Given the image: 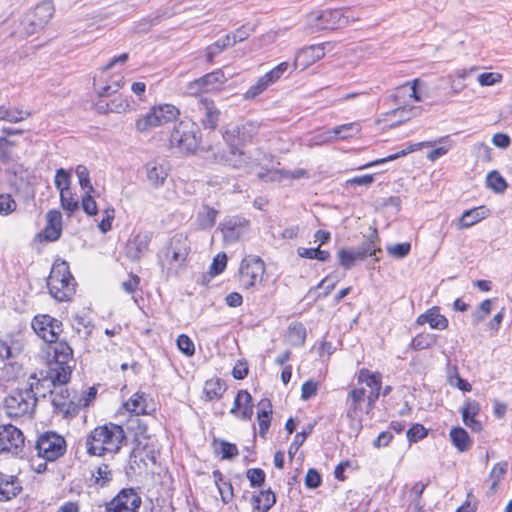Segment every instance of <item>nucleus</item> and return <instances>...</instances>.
Segmentation results:
<instances>
[{
  "label": "nucleus",
  "mask_w": 512,
  "mask_h": 512,
  "mask_svg": "<svg viewBox=\"0 0 512 512\" xmlns=\"http://www.w3.org/2000/svg\"><path fill=\"white\" fill-rule=\"evenodd\" d=\"M47 225L43 236L47 241L57 240L62 232V215L58 210H50L46 214Z\"/></svg>",
  "instance_id": "23"
},
{
  "label": "nucleus",
  "mask_w": 512,
  "mask_h": 512,
  "mask_svg": "<svg viewBox=\"0 0 512 512\" xmlns=\"http://www.w3.org/2000/svg\"><path fill=\"white\" fill-rule=\"evenodd\" d=\"M248 230V221L242 218H230L221 225L223 239L226 243L238 241Z\"/></svg>",
  "instance_id": "19"
},
{
  "label": "nucleus",
  "mask_w": 512,
  "mask_h": 512,
  "mask_svg": "<svg viewBox=\"0 0 512 512\" xmlns=\"http://www.w3.org/2000/svg\"><path fill=\"white\" fill-rule=\"evenodd\" d=\"M487 185L497 192H502L506 188V182L504 178L496 171L488 174Z\"/></svg>",
  "instance_id": "56"
},
{
  "label": "nucleus",
  "mask_w": 512,
  "mask_h": 512,
  "mask_svg": "<svg viewBox=\"0 0 512 512\" xmlns=\"http://www.w3.org/2000/svg\"><path fill=\"white\" fill-rule=\"evenodd\" d=\"M200 144V131L195 123L180 122L174 126L170 135L171 147L182 153H194Z\"/></svg>",
  "instance_id": "6"
},
{
  "label": "nucleus",
  "mask_w": 512,
  "mask_h": 512,
  "mask_svg": "<svg viewBox=\"0 0 512 512\" xmlns=\"http://www.w3.org/2000/svg\"><path fill=\"white\" fill-rule=\"evenodd\" d=\"M486 217V210L484 207H477L470 210L465 211L462 216L457 220L458 229H466L475 224Z\"/></svg>",
  "instance_id": "29"
},
{
  "label": "nucleus",
  "mask_w": 512,
  "mask_h": 512,
  "mask_svg": "<svg viewBox=\"0 0 512 512\" xmlns=\"http://www.w3.org/2000/svg\"><path fill=\"white\" fill-rule=\"evenodd\" d=\"M360 130V124L357 122H351L336 126L331 129L333 142L352 138L356 136L360 132Z\"/></svg>",
  "instance_id": "32"
},
{
  "label": "nucleus",
  "mask_w": 512,
  "mask_h": 512,
  "mask_svg": "<svg viewBox=\"0 0 512 512\" xmlns=\"http://www.w3.org/2000/svg\"><path fill=\"white\" fill-rule=\"evenodd\" d=\"M435 342V337L431 334H420L412 340V347L416 350H423L431 347Z\"/></svg>",
  "instance_id": "55"
},
{
  "label": "nucleus",
  "mask_w": 512,
  "mask_h": 512,
  "mask_svg": "<svg viewBox=\"0 0 512 512\" xmlns=\"http://www.w3.org/2000/svg\"><path fill=\"white\" fill-rule=\"evenodd\" d=\"M54 12L55 8L53 3L50 1H44L36 5L33 10L28 12V14L33 17V20L38 22V25L44 27L51 20Z\"/></svg>",
  "instance_id": "26"
},
{
  "label": "nucleus",
  "mask_w": 512,
  "mask_h": 512,
  "mask_svg": "<svg viewBox=\"0 0 512 512\" xmlns=\"http://www.w3.org/2000/svg\"><path fill=\"white\" fill-rule=\"evenodd\" d=\"M123 84V77H120L118 80L114 81L111 84H101L95 80L94 86L95 90L101 97L109 96L112 93L117 92V90L122 86Z\"/></svg>",
  "instance_id": "52"
},
{
  "label": "nucleus",
  "mask_w": 512,
  "mask_h": 512,
  "mask_svg": "<svg viewBox=\"0 0 512 512\" xmlns=\"http://www.w3.org/2000/svg\"><path fill=\"white\" fill-rule=\"evenodd\" d=\"M97 108L100 112L124 113L129 108V102L121 96H117L105 106L98 103Z\"/></svg>",
  "instance_id": "37"
},
{
  "label": "nucleus",
  "mask_w": 512,
  "mask_h": 512,
  "mask_svg": "<svg viewBox=\"0 0 512 512\" xmlns=\"http://www.w3.org/2000/svg\"><path fill=\"white\" fill-rule=\"evenodd\" d=\"M270 85L265 81V79L260 77L258 81L252 85L244 94L245 99H253L262 92H264Z\"/></svg>",
  "instance_id": "59"
},
{
  "label": "nucleus",
  "mask_w": 512,
  "mask_h": 512,
  "mask_svg": "<svg viewBox=\"0 0 512 512\" xmlns=\"http://www.w3.org/2000/svg\"><path fill=\"white\" fill-rule=\"evenodd\" d=\"M480 413V404L474 400H468L461 408L464 424L474 432L482 430V423L476 418Z\"/></svg>",
  "instance_id": "21"
},
{
  "label": "nucleus",
  "mask_w": 512,
  "mask_h": 512,
  "mask_svg": "<svg viewBox=\"0 0 512 512\" xmlns=\"http://www.w3.org/2000/svg\"><path fill=\"white\" fill-rule=\"evenodd\" d=\"M306 331L302 324H294L289 327L288 340L293 345H302L305 342Z\"/></svg>",
  "instance_id": "50"
},
{
  "label": "nucleus",
  "mask_w": 512,
  "mask_h": 512,
  "mask_svg": "<svg viewBox=\"0 0 512 512\" xmlns=\"http://www.w3.org/2000/svg\"><path fill=\"white\" fill-rule=\"evenodd\" d=\"M420 111V107L402 106L391 110L386 114V116L390 120H393V118L397 119L393 124H400L417 116L418 114H420Z\"/></svg>",
  "instance_id": "31"
},
{
  "label": "nucleus",
  "mask_w": 512,
  "mask_h": 512,
  "mask_svg": "<svg viewBox=\"0 0 512 512\" xmlns=\"http://www.w3.org/2000/svg\"><path fill=\"white\" fill-rule=\"evenodd\" d=\"M75 173L78 177L79 185L85 192H93L94 188L90 182L89 171L84 165H78Z\"/></svg>",
  "instance_id": "53"
},
{
  "label": "nucleus",
  "mask_w": 512,
  "mask_h": 512,
  "mask_svg": "<svg viewBox=\"0 0 512 512\" xmlns=\"http://www.w3.org/2000/svg\"><path fill=\"white\" fill-rule=\"evenodd\" d=\"M92 477L97 486L104 487L112 480V471L108 465L102 464L92 474Z\"/></svg>",
  "instance_id": "48"
},
{
  "label": "nucleus",
  "mask_w": 512,
  "mask_h": 512,
  "mask_svg": "<svg viewBox=\"0 0 512 512\" xmlns=\"http://www.w3.org/2000/svg\"><path fill=\"white\" fill-rule=\"evenodd\" d=\"M261 410L258 412V423H259V433L261 436H264L267 432L270 425V414L271 411H268L267 408H270V402L262 400L260 402Z\"/></svg>",
  "instance_id": "45"
},
{
  "label": "nucleus",
  "mask_w": 512,
  "mask_h": 512,
  "mask_svg": "<svg viewBox=\"0 0 512 512\" xmlns=\"http://www.w3.org/2000/svg\"><path fill=\"white\" fill-rule=\"evenodd\" d=\"M218 211L211 207H203L197 215V223L201 229H209L214 226Z\"/></svg>",
  "instance_id": "39"
},
{
  "label": "nucleus",
  "mask_w": 512,
  "mask_h": 512,
  "mask_svg": "<svg viewBox=\"0 0 512 512\" xmlns=\"http://www.w3.org/2000/svg\"><path fill=\"white\" fill-rule=\"evenodd\" d=\"M411 245L408 242L393 244L387 247V252L396 258H404L409 254Z\"/></svg>",
  "instance_id": "60"
},
{
  "label": "nucleus",
  "mask_w": 512,
  "mask_h": 512,
  "mask_svg": "<svg viewBox=\"0 0 512 512\" xmlns=\"http://www.w3.org/2000/svg\"><path fill=\"white\" fill-rule=\"evenodd\" d=\"M123 407L126 411L134 414L135 416L149 414L153 408L149 404V397L143 392L133 394L124 404Z\"/></svg>",
  "instance_id": "22"
},
{
  "label": "nucleus",
  "mask_w": 512,
  "mask_h": 512,
  "mask_svg": "<svg viewBox=\"0 0 512 512\" xmlns=\"http://www.w3.org/2000/svg\"><path fill=\"white\" fill-rule=\"evenodd\" d=\"M228 147V150H216L210 147L208 152H210L215 163L240 170L244 174H250L257 169L259 166V153L257 151H244L236 145Z\"/></svg>",
  "instance_id": "4"
},
{
  "label": "nucleus",
  "mask_w": 512,
  "mask_h": 512,
  "mask_svg": "<svg viewBox=\"0 0 512 512\" xmlns=\"http://www.w3.org/2000/svg\"><path fill=\"white\" fill-rule=\"evenodd\" d=\"M419 324L428 323L432 329L444 330L448 326V320L444 315L439 313L437 307L428 310L425 314L418 317Z\"/></svg>",
  "instance_id": "27"
},
{
  "label": "nucleus",
  "mask_w": 512,
  "mask_h": 512,
  "mask_svg": "<svg viewBox=\"0 0 512 512\" xmlns=\"http://www.w3.org/2000/svg\"><path fill=\"white\" fill-rule=\"evenodd\" d=\"M225 388L219 379H211L205 382L204 394L208 400L219 399Z\"/></svg>",
  "instance_id": "43"
},
{
  "label": "nucleus",
  "mask_w": 512,
  "mask_h": 512,
  "mask_svg": "<svg viewBox=\"0 0 512 512\" xmlns=\"http://www.w3.org/2000/svg\"><path fill=\"white\" fill-rule=\"evenodd\" d=\"M298 255L302 258L317 259L319 261H326L330 254L328 251L320 250L319 248H298Z\"/></svg>",
  "instance_id": "51"
},
{
  "label": "nucleus",
  "mask_w": 512,
  "mask_h": 512,
  "mask_svg": "<svg viewBox=\"0 0 512 512\" xmlns=\"http://www.w3.org/2000/svg\"><path fill=\"white\" fill-rule=\"evenodd\" d=\"M23 491V483L16 475L0 472V503L10 502Z\"/></svg>",
  "instance_id": "18"
},
{
  "label": "nucleus",
  "mask_w": 512,
  "mask_h": 512,
  "mask_svg": "<svg viewBox=\"0 0 512 512\" xmlns=\"http://www.w3.org/2000/svg\"><path fill=\"white\" fill-rule=\"evenodd\" d=\"M508 471V462L507 461H501L496 463L491 472H490V479L492 481L490 490L496 491L498 484L504 479L506 473Z\"/></svg>",
  "instance_id": "41"
},
{
  "label": "nucleus",
  "mask_w": 512,
  "mask_h": 512,
  "mask_svg": "<svg viewBox=\"0 0 512 512\" xmlns=\"http://www.w3.org/2000/svg\"><path fill=\"white\" fill-rule=\"evenodd\" d=\"M168 173L164 166L157 162H149L146 165V177L151 186L158 188L164 184Z\"/></svg>",
  "instance_id": "25"
},
{
  "label": "nucleus",
  "mask_w": 512,
  "mask_h": 512,
  "mask_svg": "<svg viewBox=\"0 0 512 512\" xmlns=\"http://www.w3.org/2000/svg\"><path fill=\"white\" fill-rule=\"evenodd\" d=\"M16 202L10 194H0V214L9 215L16 209Z\"/></svg>",
  "instance_id": "61"
},
{
  "label": "nucleus",
  "mask_w": 512,
  "mask_h": 512,
  "mask_svg": "<svg viewBox=\"0 0 512 512\" xmlns=\"http://www.w3.org/2000/svg\"><path fill=\"white\" fill-rule=\"evenodd\" d=\"M265 272L263 260L258 256H246L240 265L239 277L241 286L249 289L262 281Z\"/></svg>",
  "instance_id": "12"
},
{
  "label": "nucleus",
  "mask_w": 512,
  "mask_h": 512,
  "mask_svg": "<svg viewBox=\"0 0 512 512\" xmlns=\"http://www.w3.org/2000/svg\"><path fill=\"white\" fill-rule=\"evenodd\" d=\"M177 346L186 356H192L195 353L193 341L185 334H181L177 338Z\"/></svg>",
  "instance_id": "58"
},
{
  "label": "nucleus",
  "mask_w": 512,
  "mask_h": 512,
  "mask_svg": "<svg viewBox=\"0 0 512 512\" xmlns=\"http://www.w3.org/2000/svg\"><path fill=\"white\" fill-rule=\"evenodd\" d=\"M178 114V109L173 105L162 104L154 106L145 115L137 119L135 128L139 133H146L153 128L173 121Z\"/></svg>",
  "instance_id": "8"
},
{
  "label": "nucleus",
  "mask_w": 512,
  "mask_h": 512,
  "mask_svg": "<svg viewBox=\"0 0 512 512\" xmlns=\"http://www.w3.org/2000/svg\"><path fill=\"white\" fill-rule=\"evenodd\" d=\"M125 438V432L119 425L98 426L86 438L87 453L93 456L117 453Z\"/></svg>",
  "instance_id": "2"
},
{
  "label": "nucleus",
  "mask_w": 512,
  "mask_h": 512,
  "mask_svg": "<svg viewBox=\"0 0 512 512\" xmlns=\"http://www.w3.org/2000/svg\"><path fill=\"white\" fill-rule=\"evenodd\" d=\"M21 26L26 35H33L43 28L41 25H38V22L33 20V17H31L28 13L23 18Z\"/></svg>",
  "instance_id": "64"
},
{
  "label": "nucleus",
  "mask_w": 512,
  "mask_h": 512,
  "mask_svg": "<svg viewBox=\"0 0 512 512\" xmlns=\"http://www.w3.org/2000/svg\"><path fill=\"white\" fill-rule=\"evenodd\" d=\"M492 302L490 299H486L480 303V305L472 312V324L477 326L482 322L491 312Z\"/></svg>",
  "instance_id": "47"
},
{
  "label": "nucleus",
  "mask_w": 512,
  "mask_h": 512,
  "mask_svg": "<svg viewBox=\"0 0 512 512\" xmlns=\"http://www.w3.org/2000/svg\"><path fill=\"white\" fill-rule=\"evenodd\" d=\"M50 294L58 301H67L75 293V280L65 261L53 264L47 279Z\"/></svg>",
  "instance_id": "5"
},
{
  "label": "nucleus",
  "mask_w": 512,
  "mask_h": 512,
  "mask_svg": "<svg viewBox=\"0 0 512 512\" xmlns=\"http://www.w3.org/2000/svg\"><path fill=\"white\" fill-rule=\"evenodd\" d=\"M141 505L140 496L132 488L122 489L105 505L106 512H137Z\"/></svg>",
  "instance_id": "14"
},
{
  "label": "nucleus",
  "mask_w": 512,
  "mask_h": 512,
  "mask_svg": "<svg viewBox=\"0 0 512 512\" xmlns=\"http://www.w3.org/2000/svg\"><path fill=\"white\" fill-rule=\"evenodd\" d=\"M358 383L365 384L372 389H381V375L371 373L368 369H361L358 373Z\"/></svg>",
  "instance_id": "40"
},
{
  "label": "nucleus",
  "mask_w": 512,
  "mask_h": 512,
  "mask_svg": "<svg viewBox=\"0 0 512 512\" xmlns=\"http://www.w3.org/2000/svg\"><path fill=\"white\" fill-rule=\"evenodd\" d=\"M366 258V252L358 251V249H340L338 251V259L340 265L345 269H350L356 261L364 260Z\"/></svg>",
  "instance_id": "33"
},
{
  "label": "nucleus",
  "mask_w": 512,
  "mask_h": 512,
  "mask_svg": "<svg viewBox=\"0 0 512 512\" xmlns=\"http://www.w3.org/2000/svg\"><path fill=\"white\" fill-rule=\"evenodd\" d=\"M259 125L256 122L248 121L240 125L227 128L222 137L227 146H241L251 141L257 134Z\"/></svg>",
  "instance_id": "13"
},
{
  "label": "nucleus",
  "mask_w": 512,
  "mask_h": 512,
  "mask_svg": "<svg viewBox=\"0 0 512 512\" xmlns=\"http://www.w3.org/2000/svg\"><path fill=\"white\" fill-rule=\"evenodd\" d=\"M365 399V389L364 388H354L352 389L347 396V417L350 419H355L359 412L361 411V404Z\"/></svg>",
  "instance_id": "28"
},
{
  "label": "nucleus",
  "mask_w": 512,
  "mask_h": 512,
  "mask_svg": "<svg viewBox=\"0 0 512 512\" xmlns=\"http://www.w3.org/2000/svg\"><path fill=\"white\" fill-rule=\"evenodd\" d=\"M379 237L376 230H373L372 233L368 236L367 240H365L360 247H358V251L366 252V257L373 256L376 252H380L381 249L378 245Z\"/></svg>",
  "instance_id": "46"
},
{
  "label": "nucleus",
  "mask_w": 512,
  "mask_h": 512,
  "mask_svg": "<svg viewBox=\"0 0 512 512\" xmlns=\"http://www.w3.org/2000/svg\"><path fill=\"white\" fill-rule=\"evenodd\" d=\"M349 9H327L312 12L308 16V22L316 29H337L349 23Z\"/></svg>",
  "instance_id": "9"
},
{
  "label": "nucleus",
  "mask_w": 512,
  "mask_h": 512,
  "mask_svg": "<svg viewBox=\"0 0 512 512\" xmlns=\"http://www.w3.org/2000/svg\"><path fill=\"white\" fill-rule=\"evenodd\" d=\"M38 385H40V381L36 379L35 375H31L30 381L25 387L12 391L4 399V409L8 417L31 418L37 404L35 390H38Z\"/></svg>",
  "instance_id": "3"
},
{
  "label": "nucleus",
  "mask_w": 512,
  "mask_h": 512,
  "mask_svg": "<svg viewBox=\"0 0 512 512\" xmlns=\"http://www.w3.org/2000/svg\"><path fill=\"white\" fill-rule=\"evenodd\" d=\"M231 413L242 419H250L253 414L252 397L246 390H240L235 398Z\"/></svg>",
  "instance_id": "24"
},
{
  "label": "nucleus",
  "mask_w": 512,
  "mask_h": 512,
  "mask_svg": "<svg viewBox=\"0 0 512 512\" xmlns=\"http://www.w3.org/2000/svg\"><path fill=\"white\" fill-rule=\"evenodd\" d=\"M200 78L202 80V83H204L205 85L206 91L212 90L216 88L218 85L224 84L227 80L223 71L220 69L208 73Z\"/></svg>",
  "instance_id": "42"
},
{
  "label": "nucleus",
  "mask_w": 512,
  "mask_h": 512,
  "mask_svg": "<svg viewBox=\"0 0 512 512\" xmlns=\"http://www.w3.org/2000/svg\"><path fill=\"white\" fill-rule=\"evenodd\" d=\"M258 177L260 180L263 181L281 182L283 180H286V170L275 169L269 170L266 173L258 172Z\"/></svg>",
  "instance_id": "57"
},
{
  "label": "nucleus",
  "mask_w": 512,
  "mask_h": 512,
  "mask_svg": "<svg viewBox=\"0 0 512 512\" xmlns=\"http://www.w3.org/2000/svg\"><path fill=\"white\" fill-rule=\"evenodd\" d=\"M91 193L85 192V195L82 197V209L89 216L96 215L98 212L97 204Z\"/></svg>",
  "instance_id": "63"
},
{
  "label": "nucleus",
  "mask_w": 512,
  "mask_h": 512,
  "mask_svg": "<svg viewBox=\"0 0 512 512\" xmlns=\"http://www.w3.org/2000/svg\"><path fill=\"white\" fill-rule=\"evenodd\" d=\"M324 56L325 51L323 45H312L298 50L295 54V62L297 67L300 65L303 69H306Z\"/></svg>",
  "instance_id": "20"
},
{
  "label": "nucleus",
  "mask_w": 512,
  "mask_h": 512,
  "mask_svg": "<svg viewBox=\"0 0 512 512\" xmlns=\"http://www.w3.org/2000/svg\"><path fill=\"white\" fill-rule=\"evenodd\" d=\"M30 113L27 111L10 108L7 106H0V120L8 121L10 123H18L28 118Z\"/></svg>",
  "instance_id": "35"
},
{
  "label": "nucleus",
  "mask_w": 512,
  "mask_h": 512,
  "mask_svg": "<svg viewBox=\"0 0 512 512\" xmlns=\"http://www.w3.org/2000/svg\"><path fill=\"white\" fill-rule=\"evenodd\" d=\"M60 202L61 207L68 213V215H71L79 207V201L74 198L71 189L60 193Z\"/></svg>",
  "instance_id": "49"
},
{
  "label": "nucleus",
  "mask_w": 512,
  "mask_h": 512,
  "mask_svg": "<svg viewBox=\"0 0 512 512\" xmlns=\"http://www.w3.org/2000/svg\"><path fill=\"white\" fill-rule=\"evenodd\" d=\"M24 445L22 432L13 425L0 426V452L17 455Z\"/></svg>",
  "instance_id": "16"
},
{
  "label": "nucleus",
  "mask_w": 512,
  "mask_h": 512,
  "mask_svg": "<svg viewBox=\"0 0 512 512\" xmlns=\"http://www.w3.org/2000/svg\"><path fill=\"white\" fill-rule=\"evenodd\" d=\"M55 187L60 191H68L70 189V174L63 168L56 171Z\"/></svg>",
  "instance_id": "54"
},
{
  "label": "nucleus",
  "mask_w": 512,
  "mask_h": 512,
  "mask_svg": "<svg viewBox=\"0 0 512 512\" xmlns=\"http://www.w3.org/2000/svg\"><path fill=\"white\" fill-rule=\"evenodd\" d=\"M450 438L460 452L468 450L471 445L468 433L461 427L453 428L450 431Z\"/></svg>",
  "instance_id": "36"
},
{
  "label": "nucleus",
  "mask_w": 512,
  "mask_h": 512,
  "mask_svg": "<svg viewBox=\"0 0 512 512\" xmlns=\"http://www.w3.org/2000/svg\"><path fill=\"white\" fill-rule=\"evenodd\" d=\"M190 251L187 236L183 234L174 235L163 250L161 256L162 265L169 271L177 272L186 262Z\"/></svg>",
  "instance_id": "7"
},
{
  "label": "nucleus",
  "mask_w": 512,
  "mask_h": 512,
  "mask_svg": "<svg viewBox=\"0 0 512 512\" xmlns=\"http://www.w3.org/2000/svg\"><path fill=\"white\" fill-rule=\"evenodd\" d=\"M153 234L150 231H139L128 239L125 246V255L132 261L140 260L148 251Z\"/></svg>",
  "instance_id": "17"
},
{
  "label": "nucleus",
  "mask_w": 512,
  "mask_h": 512,
  "mask_svg": "<svg viewBox=\"0 0 512 512\" xmlns=\"http://www.w3.org/2000/svg\"><path fill=\"white\" fill-rule=\"evenodd\" d=\"M255 508L267 512L276 502V496L271 490L261 491L254 496Z\"/></svg>",
  "instance_id": "38"
},
{
  "label": "nucleus",
  "mask_w": 512,
  "mask_h": 512,
  "mask_svg": "<svg viewBox=\"0 0 512 512\" xmlns=\"http://www.w3.org/2000/svg\"><path fill=\"white\" fill-rule=\"evenodd\" d=\"M32 328L39 337L51 344L49 349L54 353V346L62 342H57L63 330L61 321L46 314L37 315L32 321Z\"/></svg>",
  "instance_id": "11"
},
{
  "label": "nucleus",
  "mask_w": 512,
  "mask_h": 512,
  "mask_svg": "<svg viewBox=\"0 0 512 512\" xmlns=\"http://www.w3.org/2000/svg\"><path fill=\"white\" fill-rule=\"evenodd\" d=\"M53 349L54 357L49 362L47 376L43 382L49 381L55 388L51 391L53 406L67 414L75 404V396L64 387L70 380L75 365L73 350L67 342L58 343Z\"/></svg>",
  "instance_id": "1"
},
{
  "label": "nucleus",
  "mask_w": 512,
  "mask_h": 512,
  "mask_svg": "<svg viewBox=\"0 0 512 512\" xmlns=\"http://www.w3.org/2000/svg\"><path fill=\"white\" fill-rule=\"evenodd\" d=\"M35 448L39 458L52 462L64 454L66 442L62 436L46 432L38 438Z\"/></svg>",
  "instance_id": "10"
},
{
  "label": "nucleus",
  "mask_w": 512,
  "mask_h": 512,
  "mask_svg": "<svg viewBox=\"0 0 512 512\" xmlns=\"http://www.w3.org/2000/svg\"><path fill=\"white\" fill-rule=\"evenodd\" d=\"M16 143L7 139L6 137L0 138V163L8 165L18 161L19 157L14 151Z\"/></svg>",
  "instance_id": "34"
},
{
  "label": "nucleus",
  "mask_w": 512,
  "mask_h": 512,
  "mask_svg": "<svg viewBox=\"0 0 512 512\" xmlns=\"http://www.w3.org/2000/svg\"><path fill=\"white\" fill-rule=\"evenodd\" d=\"M199 122L205 129L214 130L218 126L221 112L211 99L201 97L196 101Z\"/></svg>",
  "instance_id": "15"
},
{
  "label": "nucleus",
  "mask_w": 512,
  "mask_h": 512,
  "mask_svg": "<svg viewBox=\"0 0 512 512\" xmlns=\"http://www.w3.org/2000/svg\"><path fill=\"white\" fill-rule=\"evenodd\" d=\"M306 146H320L324 144L333 143L332 132L329 130H318L306 140Z\"/></svg>",
  "instance_id": "44"
},
{
  "label": "nucleus",
  "mask_w": 512,
  "mask_h": 512,
  "mask_svg": "<svg viewBox=\"0 0 512 512\" xmlns=\"http://www.w3.org/2000/svg\"><path fill=\"white\" fill-rule=\"evenodd\" d=\"M140 431L136 434L135 437V447L131 451V457L137 459L139 458L141 461L144 460L143 454L145 457H149V453H152V450L148 448V437L146 436V426H139Z\"/></svg>",
  "instance_id": "30"
},
{
  "label": "nucleus",
  "mask_w": 512,
  "mask_h": 512,
  "mask_svg": "<svg viewBox=\"0 0 512 512\" xmlns=\"http://www.w3.org/2000/svg\"><path fill=\"white\" fill-rule=\"evenodd\" d=\"M227 264V256L225 253L218 254L214 259L210 266L209 273L213 276H216L222 273Z\"/></svg>",
  "instance_id": "62"
}]
</instances>
